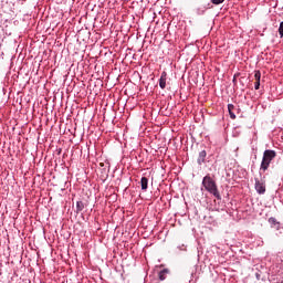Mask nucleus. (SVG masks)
Here are the masks:
<instances>
[{
    "instance_id": "obj_8",
    "label": "nucleus",
    "mask_w": 283,
    "mask_h": 283,
    "mask_svg": "<svg viewBox=\"0 0 283 283\" xmlns=\"http://www.w3.org/2000/svg\"><path fill=\"white\" fill-rule=\"evenodd\" d=\"M233 109H235V106L233 104H228V112H229L230 118L232 120H235V113H233Z\"/></svg>"
},
{
    "instance_id": "obj_7",
    "label": "nucleus",
    "mask_w": 283,
    "mask_h": 283,
    "mask_svg": "<svg viewBox=\"0 0 283 283\" xmlns=\"http://www.w3.org/2000/svg\"><path fill=\"white\" fill-rule=\"evenodd\" d=\"M140 185H142V190L147 191V187L149 185V179H147V177H142Z\"/></svg>"
},
{
    "instance_id": "obj_16",
    "label": "nucleus",
    "mask_w": 283,
    "mask_h": 283,
    "mask_svg": "<svg viewBox=\"0 0 283 283\" xmlns=\"http://www.w3.org/2000/svg\"><path fill=\"white\" fill-rule=\"evenodd\" d=\"M232 83H233V85H238V80L235 78V75H234V77L232 80Z\"/></svg>"
},
{
    "instance_id": "obj_12",
    "label": "nucleus",
    "mask_w": 283,
    "mask_h": 283,
    "mask_svg": "<svg viewBox=\"0 0 283 283\" xmlns=\"http://www.w3.org/2000/svg\"><path fill=\"white\" fill-rule=\"evenodd\" d=\"M213 6H220L221 3H224V0H210Z\"/></svg>"
},
{
    "instance_id": "obj_14",
    "label": "nucleus",
    "mask_w": 283,
    "mask_h": 283,
    "mask_svg": "<svg viewBox=\"0 0 283 283\" xmlns=\"http://www.w3.org/2000/svg\"><path fill=\"white\" fill-rule=\"evenodd\" d=\"M207 9H197V14H203Z\"/></svg>"
},
{
    "instance_id": "obj_17",
    "label": "nucleus",
    "mask_w": 283,
    "mask_h": 283,
    "mask_svg": "<svg viewBox=\"0 0 283 283\" xmlns=\"http://www.w3.org/2000/svg\"><path fill=\"white\" fill-rule=\"evenodd\" d=\"M180 251H187V247L186 245H181L179 247Z\"/></svg>"
},
{
    "instance_id": "obj_5",
    "label": "nucleus",
    "mask_w": 283,
    "mask_h": 283,
    "mask_svg": "<svg viewBox=\"0 0 283 283\" xmlns=\"http://www.w3.org/2000/svg\"><path fill=\"white\" fill-rule=\"evenodd\" d=\"M268 222L272 229H275V231H280V229H282V223H280L275 217L269 218Z\"/></svg>"
},
{
    "instance_id": "obj_4",
    "label": "nucleus",
    "mask_w": 283,
    "mask_h": 283,
    "mask_svg": "<svg viewBox=\"0 0 283 283\" xmlns=\"http://www.w3.org/2000/svg\"><path fill=\"white\" fill-rule=\"evenodd\" d=\"M254 189L259 196H264L266 193V184L264 181H261L260 179H254Z\"/></svg>"
},
{
    "instance_id": "obj_1",
    "label": "nucleus",
    "mask_w": 283,
    "mask_h": 283,
    "mask_svg": "<svg viewBox=\"0 0 283 283\" xmlns=\"http://www.w3.org/2000/svg\"><path fill=\"white\" fill-rule=\"evenodd\" d=\"M202 186L205 187L206 191L211 193V196L217 198V200H222V196H220V191H218V185L216 184V180L211 178V176L203 177Z\"/></svg>"
},
{
    "instance_id": "obj_9",
    "label": "nucleus",
    "mask_w": 283,
    "mask_h": 283,
    "mask_svg": "<svg viewBox=\"0 0 283 283\" xmlns=\"http://www.w3.org/2000/svg\"><path fill=\"white\" fill-rule=\"evenodd\" d=\"M85 209V203L83 201H77L76 202V213H81Z\"/></svg>"
},
{
    "instance_id": "obj_6",
    "label": "nucleus",
    "mask_w": 283,
    "mask_h": 283,
    "mask_svg": "<svg viewBox=\"0 0 283 283\" xmlns=\"http://www.w3.org/2000/svg\"><path fill=\"white\" fill-rule=\"evenodd\" d=\"M167 73H163L161 77L159 80V86L161 87V90H165V87L167 86Z\"/></svg>"
},
{
    "instance_id": "obj_15",
    "label": "nucleus",
    "mask_w": 283,
    "mask_h": 283,
    "mask_svg": "<svg viewBox=\"0 0 283 283\" xmlns=\"http://www.w3.org/2000/svg\"><path fill=\"white\" fill-rule=\"evenodd\" d=\"M254 90H260V82L254 83Z\"/></svg>"
},
{
    "instance_id": "obj_2",
    "label": "nucleus",
    "mask_w": 283,
    "mask_h": 283,
    "mask_svg": "<svg viewBox=\"0 0 283 283\" xmlns=\"http://www.w3.org/2000/svg\"><path fill=\"white\" fill-rule=\"evenodd\" d=\"M277 156V153L273 149H266L263 153L260 171H266L271 167V163Z\"/></svg>"
},
{
    "instance_id": "obj_11",
    "label": "nucleus",
    "mask_w": 283,
    "mask_h": 283,
    "mask_svg": "<svg viewBox=\"0 0 283 283\" xmlns=\"http://www.w3.org/2000/svg\"><path fill=\"white\" fill-rule=\"evenodd\" d=\"M279 34H280V39H283V21L280 22V25H279Z\"/></svg>"
},
{
    "instance_id": "obj_10",
    "label": "nucleus",
    "mask_w": 283,
    "mask_h": 283,
    "mask_svg": "<svg viewBox=\"0 0 283 283\" xmlns=\"http://www.w3.org/2000/svg\"><path fill=\"white\" fill-rule=\"evenodd\" d=\"M254 78H255V82H260L262 78V73L260 71H255Z\"/></svg>"
},
{
    "instance_id": "obj_3",
    "label": "nucleus",
    "mask_w": 283,
    "mask_h": 283,
    "mask_svg": "<svg viewBox=\"0 0 283 283\" xmlns=\"http://www.w3.org/2000/svg\"><path fill=\"white\" fill-rule=\"evenodd\" d=\"M209 151V148H207V146H200L198 148V156H197V165H199V167H202V165H207V163H209V156H207Z\"/></svg>"
},
{
    "instance_id": "obj_13",
    "label": "nucleus",
    "mask_w": 283,
    "mask_h": 283,
    "mask_svg": "<svg viewBox=\"0 0 283 283\" xmlns=\"http://www.w3.org/2000/svg\"><path fill=\"white\" fill-rule=\"evenodd\" d=\"M159 280H165V271L159 272Z\"/></svg>"
}]
</instances>
